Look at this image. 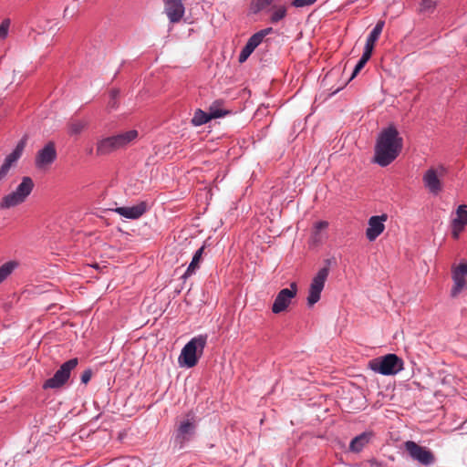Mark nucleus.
<instances>
[{
  "label": "nucleus",
  "mask_w": 467,
  "mask_h": 467,
  "mask_svg": "<svg viewBox=\"0 0 467 467\" xmlns=\"http://www.w3.org/2000/svg\"><path fill=\"white\" fill-rule=\"evenodd\" d=\"M403 147V139L394 125L383 129L375 145L374 161L381 167L390 164L400 154Z\"/></svg>",
  "instance_id": "obj_1"
},
{
  "label": "nucleus",
  "mask_w": 467,
  "mask_h": 467,
  "mask_svg": "<svg viewBox=\"0 0 467 467\" xmlns=\"http://www.w3.org/2000/svg\"><path fill=\"white\" fill-rule=\"evenodd\" d=\"M138 138V131L130 130L114 136L103 138L97 142V155H108L115 150L124 149Z\"/></svg>",
  "instance_id": "obj_2"
},
{
  "label": "nucleus",
  "mask_w": 467,
  "mask_h": 467,
  "mask_svg": "<svg viewBox=\"0 0 467 467\" xmlns=\"http://www.w3.org/2000/svg\"><path fill=\"white\" fill-rule=\"evenodd\" d=\"M207 335L192 337L182 349L178 362L181 367L193 368L198 363L207 344Z\"/></svg>",
  "instance_id": "obj_3"
},
{
  "label": "nucleus",
  "mask_w": 467,
  "mask_h": 467,
  "mask_svg": "<svg viewBox=\"0 0 467 467\" xmlns=\"http://www.w3.org/2000/svg\"><path fill=\"white\" fill-rule=\"evenodd\" d=\"M403 360L396 354L378 357L368 362V368L381 375H395L403 369Z\"/></svg>",
  "instance_id": "obj_4"
},
{
  "label": "nucleus",
  "mask_w": 467,
  "mask_h": 467,
  "mask_svg": "<svg viewBox=\"0 0 467 467\" xmlns=\"http://www.w3.org/2000/svg\"><path fill=\"white\" fill-rule=\"evenodd\" d=\"M34 182L30 177L25 176L16 189L3 197L0 207L2 209H9L23 203L27 196L32 192Z\"/></svg>",
  "instance_id": "obj_5"
},
{
  "label": "nucleus",
  "mask_w": 467,
  "mask_h": 467,
  "mask_svg": "<svg viewBox=\"0 0 467 467\" xmlns=\"http://www.w3.org/2000/svg\"><path fill=\"white\" fill-rule=\"evenodd\" d=\"M78 359L71 358L63 363L55 375L45 381L43 389H58L64 386L70 377L71 371L78 366Z\"/></svg>",
  "instance_id": "obj_6"
},
{
  "label": "nucleus",
  "mask_w": 467,
  "mask_h": 467,
  "mask_svg": "<svg viewBox=\"0 0 467 467\" xmlns=\"http://www.w3.org/2000/svg\"><path fill=\"white\" fill-rule=\"evenodd\" d=\"M444 166L431 167L423 174L422 181L425 188L432 194L438 195L443 189L441 179L446 174Z\"/></svg>",
  "instance_id": "obj_7"
},
{
  "label": "nucleus",
  "mask_w": 467,
  "mask_h": 467,
  "mask_svg": "<svg viewBox=\"0 0 467 467\" xmlns=\"http://www.w3.org/2000/svg\"><path fill=\"white\" fill-rule=\"evenodd\" d=\"M328 274V266H324L321 269H319L317 274L312 279L307 296L308 306H313L316 303L319 301L320 295L322 290L324 289L325 283L327 279Z\"/></svg>",
  "instance_id": "obj_8"
},
{
  "label": "nucleus",
  "mask_w": 467,
  "mask_h": 467,
  "mask_svg": "<svg viewBox=\"0 0 467 467\" xmlns=\"http://www.w3.org/2000/svg\"><path fill=\"white\" fill-rule=\"evenodd\" d=\"M404 448L412 460L422 465L428 466L435 462V455L431 450L419 445L413 441H407L404 443Z\"/></svg>",
  "instance_id": "obj_9"
},
{
  "label": "nucleus",
  "mask_w": 467,
  "mask_h": 467,
  "mask_svg": "<svg viewBox=\"0 0 467 467\" xmlns=\"http://www.w3.org/2000/svg\"><path fill=\"white\" fill-rule=\"evenodd\" d=\"M196 429V419L193 413H188L178 425L175 435V443L182 448L194 434Z\"/></svg>",
  "instance_id": "obj_10"
},
{
  "label": "nucleus",
  "mask_w": 467,
  "mask_h": 467,
  "mask_svg": "<svg viewBox=\"0 0 467 467\" xmlns=\"http://www.w3.org/2000/svg\"><path fill=\"white\" fill-rule=\"evenodd\" d=\"M26 137L22 138L15 150L5 158L4 162L0 166V182L7 177L11 168L16 166L21 158L26 145Z\"/></svg>",
  "instance_id": "obj_11"
},
{
  "label": "nucleus",
  "mask_w": 467,
  "mask_h": 467,
  "mask_svg": "<svg viewBox=\"0 0 467 467\" xmlns=\"http://www.w3.org/2000/svg\"><path fill=\"white\" fill-rule=\"evenodd\" d=\"M297 286L296 283L290 285V288L282 289L276 296L272 306L275 314L285 311L291 303V300L296 296Z\"/></svg>",
  "instance_id": "obj_12"
},
{
  "label": "nucleus",
  "mask_w": 467,
  "mask_h": 467,
  "mask_svg": "<svg viewBox=\"0 0 467 467\" xmlns=\"http://www.w3.org/2000/svg\"><path fill=\"white\" fill-rule=\"evenodd\" d=\"M467 263L462 262L458 266L452 268L453 286L451 290V296L456 297L467 286Z\"/></svg>",
  "instance_id": "obj_13"
},
{
  "label": "nucleus",
  "mask_w": 467,
  "mask_h": 467,
  "mask_svg": "<svg viewBox=\"0 0 467 467\" xmlns=\"http://www.w3.org/2000/svg\"><path fill=\"white\" fill-rule=\"evenodd\" d=\"M56 158L57 150L55 143L53 141H49L37 152L35 159L36 167L38 169H45L52 164Z\"/></svg>",
  "instance_id": "obj_14"
},
{
  "label": "nucleus",
  "mask_w": 467,
  "mask_h": 467,
  "mask_svg": "<svg viewBox=\"0 0 467 467\" xmlns=\"http://www.w3.org/2000/svg\"><path fill=\"white\" fill-rule=\"evenodd\" d=\"M387 219V214L375 215L368 219L366 236L370 242L375 241L384 232V222H386Z\"/></svg>",
  "instance_id": "obj_15"
},
{
  "label": "nucleus",
  "mask_w": 467,
  "mask_h": 467,
  "mask_svg": "<svg viewBox=\"0 0 467 467\" xmlns=\"http://www.w3.org/2000/svg\"><path fill=\"white\" fill-rule=\"evenodd\" d=\"M164 12L171 23H178L184 15V5L181 0H163Z\"/></svg>",
  "instance_id": "obj_16"
},
{
  "label": "nucleus",
  "mask_w": 467,
  "mask_h": 467,
  "mask_svg": "<svg viewBox=\"0 0 467 467\" xmlns=\"http://www.w3.org/2000/svg\"><path fill=\"white\" fill-rule=\"evenodd\" d=\"M116 213L119 214L120 216L130 219V220H136L141 217L147 211V203L145 202H140L136 205L133 206H123V207H117L112 210Z\"/></svg>",
  "instance_id": "obj_17"
},
{
  "label": "nucleus",
  "mask_w": 467,
  "mask_h": 467,
  "mask_svg": "<svg viewBox=\"0 0 467 467\" xmlns=\"http://www.w3.org/2000/svg\"><path fill=\"white\" fill-rule=\"evenodd\" d=\"M88 126L86 119H70L67 123V132L70 137L80 135Z\"/></svg>",
  "instance_id": "obj_18"
},
{
  "label": "nucleus",
  "mask_w": 467,
  "mask_h": 467,
  "mask_svg": "<svg viewBox=\"0 0 467 467\" xmlns=\"http://www.w3.org/2000/svg\"><path fill=\"white\" fill-rule=\"evenodd\" d=\"M384 26V21H379L375 27L372 29L370 34L368 35L364 50L372 53L374 49L375 43L378 41Z\"/></svg>",
  "instance_id": "obj_19"
},
{
  "label": "nucleus",
  "mask_w": 467,
  "mask_h": 467,
  "mask_svg": "<svg viewBox=\"0 0 467 467\" xmlns=\"http://www.w3.org/2000/svg\"><path fill=\"white\" fill-rule=\"evenodd\" d=\"M370 438L371 433L369 432L359 434L351 441L349 450L354 452H359L368 443Z\"/></svg>",
  "instance_id": "obj_20"
},
{
  "label": "nucleus",
  "mask_w": 467,
  "mask_h": 467,
  "mask_svg": "<svg viewBox=\"0 0 467 467\" xmlns=\"http://www.w3.org/2000/svg\"><path fill=\"white\" fill-rule=\"evenodd\" d=\"M204 251V246L200 247L194 254L192 262L190 263L186 272L182 275L183 278H187L193 275L197 269L200 267V263L202 261V254Z\"/></svg>",
  "instance_id": "obj_21"
},
{
  "label": "nucleus",
  "mask_w": 467,
  "mask_h": 467,
  "mask_svg": "<svg viewBox=\"0 0 467 467\" xmlns=\"http://www.w3.org/2000/svg\"><path fill=\"white\" fill-rule=\"evenodd\" d=\"M271 12L270 22L275 24L285 17L287 9L284 5H273Z\"/></svg>",
  "instance_id": "obj_22"
},
{
  "label": "nucleus",
  "mask_w": 467,
  "mask_h": 467,
  "mask_svg": "<svg viewBox=\"0 0 467 467\" xmlns=\"http://www.w3.org/2000/svg\"><path fill=\"white\" fill-rule=\"evenodd\" d=\"M223 102L222 100H215L211 104L208 112L210 113V117L212 119L222 118L229 113L228 110H225L223 108Z\"/></svg>",
  "instance_id": "obj_23"
},
{
  "label": "nucleus",
  "mask_w": 467,
  "mask_h": 467,
  "mask_svg": "<svg viewBox=\"0 0 467 467\" xmlns=\"http://www.w3.org/2000/svg\"><path fill=\"white\" fill-rule=\"evenodd\" d=\"M273 32L272 27L262 29L254 34L247 41L248 44L252 45V47L255 49L263 41V39Z\"/></svg>",
  "instance_id": "obj_24"
},
{
  "label": "nucleus",
  "mask_w": 467,
  "mask_h": 467,
  "mask_svg": "<svg viewBox=\"0 0 467 467\" xmlns=\"http://www.w3.org/2000/svg\"><path fill=\"white\" fill-rule=\"evenodd\" d=\"M17 265L16 261H8L0 266V284L13 273Z\"/></svg>",
  "instance_id": "obj_25"
},
{
  "label": "nucleus",
  "mask_w": 467,
  "mask_h": 467,
  "mask_svg": "<svg viewBox=\"0 0 467 467\" xmlns=\"http://www.w3.org/2000/svg\"><path fill=\"white\" fill-rule=\"evenodd\" d=\"M211 119H213L210 117L209 112H204L202 109H197L194 112L193 118L192 119V123L194 126H201L207 123Z\"/></svg>",
  "instance_id": "obj_26"
},
{
  "label": "nucleus",
  "mask_w": 467,
  "mask_h": 467,
  "mask_svg": "<svg viewBox=\"0 0 467 467\" xmlns=\"http://www.w3.org/2000/svg\"><path fill=\"white\" fill-rule=\"evenodd\" d=\"M275 0H253L251 4V9L254 13H259L266 10L269 6L272 7Z\"/></svg>",
  "instance_id": "obj_27"
},
{
  "label": "nucleus",
  "mask_w": 467,
  "mask_h": 467,
  "mask_svg": "<svg viewBox=\"0 0 467 467\" xmlns=\"http://www.w3.org/2000/svg\"><path fill=\"white\" fill-rule=\"evenodd\" d=\"M371 55L372 53L364 50L361 58L358 60V64L354 67L350 79L354 78L358 74V72L365 67L366 63L371 57Z\"/></svg>",
  "instance_id": "obj_28"
},
{
  "label": "nucleus",
  "mask_w": 467,
  "mask_h": 467,
  "mask_svg": "<svg viewBox=\"0 0 467 467\" xmlns=\"http://www.w3.org/2000/svg\"><path fill=\"white\" fill-rule=\"evenodd\" d=\"M457 217L452 220V223H460L462 225L467 224V206L462 204L456 211Z\"/></svg>",
  "instance_id": "obj_29"
},
{
  "label": "nucleus",
  "mask_w": 467,
  "mask_h": 467,
  "mask_svg": "<svg viewBox=\"0 0 467 467\" xmlns=\"http://www.w3.org/2000/svg\"><path fill=\"white\" fill-rule=\"evenodd\" d=\"M436 2L433 0H422L420 5V12L423 14H431L436 8Z\"/></svg>",
  "instance_id": "obj_30"
},
{
  "label": "nucleus",
  "mask_w": 467,
  "mask_h": 467,
  "mask_svg": "<svg viewBox=\"0 0 467 467\" xmlns=\"http://www.w3.org/2000/svg\"><path fill=\"white\" fill-rule=\"evenodd\" d=\"M254 49L252 47V45L246 43L239 55V62L244 63V61H246L250 55L254 52Z\"/></svg>",
  "instance_id": "obj_31"
},
{
  "label": "nucleus",
  "mask_w": 467,
  "mask_h": 467,
  "mask_svg": "<svg viewBox=\"0 0 467 467\" xmlns=\"http://www.w3.org/2000/svg\"><path fill=\"white\" fill-rule=\"evenodd\" d=\"M9 19H5L0 25V40L5 39L6 37L9 29Z\"/></svg>",
  "instance_id": "obj_32"
},
{
  "label": "nucleus",
  "mask_w": 467,
  "mask_h": 467,
  "mask_svg": "<svg viewBox=\"0 0 467 467\" xmlns=\"http://www.w3.org/2000/svg\"><path fill=\"white\" fill-rule=\"evenodd\" d=\"M451 227H452V232H451L452 237L454 239H458L461 232L464 228V225H462L460 223H451Z\"/></svg>",
  "instance_id": "obj_33"
},
{
  "label": "nucleus",
  "mask_w": 467,
  "mask_h": 467,
  "mask_svg": "<svg viewBox=\"0 0 467 467\" xmlns=\"http://www.w3.org/2000/svg\"><path fill=\"white\" fill-rule=\"evenodd\" d=\"M328 223L326 221H320V222H317L316 224H315V232H314V236H315V239L317 240V235L319 234V232L323 229H326L327 227Z\"/></svg>",
  "instance_id": "obj_34"
},
{
  "label": "nucleus",
  "mask_w": 467,
  "mask_h": 467,
  "mask_svg": "<svg viewBox=\"0 0 467 467\" xmlns=\"http://www.w3.org/2000/svg\"><path fill=\"white\" fill-rule=\"evenodd\" d=\"M317 0H294L292 5L296 7H304L313 5Z\"/></svg>",
  "instance_id": "obj_35"
},
{
  "label": "nucleus",
  "mask_w": 467,
  "mask_h": 467,
  "mask_svg": "<svg viewBox=\"0 0 467 467\" xmlns=\"http://www.w3.org/2000/svg\"><path fill=\"white\" fill-rule=\"evenodd\" d=\"M92 377V370L86 369L82 372L80 379L83 384H88Z\"/></svg>",
  "instance_id": "obj_36"
},
{
  "label": "nucleus",
  "mask_w": 467,
  "mask_h": 467,
  "mask_svg": "<svg viewBox=\"0 0 467 467\" xmlns=\"http://www.w3.org/2000/svg\"><path fill=\"white\" fill-rule=\"evenodd\" d=\"M118 96H119V90L113 89L110 91V98L112 99H116Z\"/></svg>",
  "instance_id": "obj_37"
},
{
  "label": "nucleus",
  "mask_w": 467,
  "mask_h": 467,
  "mask_svg": "<svg viewBox=\"0 0 467 467\" xmlns=\"http://www.w3.org/2000/svg\"><path fill=\"white\" fill-rule=\"evenodd\" d=\"M109 105L111 107V108H114L116 106V99H112L110 98V100L109 102Z\"/></svg>",
  "instance_id": "obj_38"
}]
</instances>
